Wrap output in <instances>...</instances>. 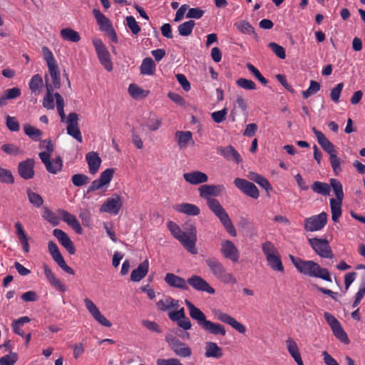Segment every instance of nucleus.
<instances>
[{"instance_id": "nucleus-1", "label": "nucleus", "mask_w": 365, "mask_h": 365, "mask_svg": "<svg viewBox=\"0 0 365 365\" xmlns=\"http://www.w3.org/2000/svg\"><path fill=\"white\" fill-rule=\"evenodd\" d=\"M198 190L200 196L206 200L209 209L219 219L227 232L232 237H235L237 231L229 215L217 199L211 197L219 196L225 187L222 185H202Z\"/></svg>"}, {"instance_id": "nucleus-2", "label": "nucleus", "mask_w": 365, "mask_h": 365, "mask_svg": "<svg viewBox=\"0 0 365 365\" xmlns=\"http://www.w3.org/2000/svg\"><path fill=\"white\" fill-rule=\"evenodd\" d=\"M289 259L300 273L309 277H317L327 282H331V277L329 270L321 267L317 262L312 260H303L291 255Z\"/></svg>"}, {"instance_id": "nucleus-3", "label": "nucleus", "mask_w": 365, "mask_h": 365, "mask_svg": "<svg viewBox=\"0 0 365 365\" xmlns=\"http://www.w3.org/2000/svg\"><path fill=\"white\" fill-rule=\"evenodd\" d=\"M185 303L189 309L190 317L196 320L205 331L214 335L225 336L226 330L223 325L207 320L205 314L190 301L185 299Z\"/></svg>"}, {"instance_id": "nucleus-4", "label": "nucleus", "mask_w": 365, "mask_h": 365, "mask_svg": "<svg viewBox=\"0 0 365 365\" xmlns=\"http://www.w3.org/2000/svg\"><path fill=\"white\" fill-rule=\"evenodd\" d=\"M205 264L212 275L224 284H236L237 279L235 276L227 272V269L222 263L215 257H208L205 259Z\"/></svg>"}, {"instance_id": "nucleus-5", "label": "nucleus", "mask_w": 365, "mask_h": 365, "mask_svg": "<svg viewBox=\"0 0 365 365\" xmlns=\"http://www.w3.org/2000/svg\"><path fill=\"white\" fill-rule=\"evenodd\" d=\"M182 232L185 235V249L192 255L197 253V249L196 247L197 242V230L196 227L191 221H187L183 225Z\"/></svg>"}, {"instance_id": "nucleus-6", "label": "nucleus", "mask_w": 365, "mask_h": 365, "mask_svg": "<svg viewBox=\"0 0 365 365\" xmlns=\"http://www.w3.org/2000/svg\"><path fill=\"white\" fill-rule=\"evenodd\" d=\"M92 43L101 65L103 66L108 71H111L113 70V63L107 47L100 38H93Z\"/></svg>"}, {"instance_id": "nucleus-7", "label": "nucleus", "mask_w": 365, "mask_h": 365, "mask_svg": "<svg viewBox=\"0 0 365 365\" xmlns=\"http://www.w3.org/2000/svg\"><path fill=\"white\" fill-rule=\"evenodd\" d=\"M308 242L315 253L321 257L329 259H332L334 257V255L327 240L313 237L309 238Z\"/></svg>"}, {"instance_id": "nucleus-8", "label": "nucleus", "mask_w": 365, "mask_h": 365, "mask_svg": "<svg viewBox=\"0 0 365 365\" xmlns=\"http://www.w3.org/2000/svg\"><path fill=\"white\" fill-rule=\"evenodd\" d=\"M165 341L177 356L186 358L190 357L192 355L191 349L177 337L169 335L165 336Z\"/></svg>"}, {"instance_id": "nucleus-9", "label": "nucleus", "mask_w": 365, "mask_h": 365, "mask_svg": "<svg viewBox=\"0 0 365 365\" xmlns=\"http://www.w3.org/2000/svg\"><path fill=\"white\" fill-rule=\"evenodd\" d=\"M327 214L322 212L319 215L307 217L304 220V230L308 232H315L321 230L327 222Z\"/></svg>"}, {"instance_id": "nucleus-10", "label": "nucleus", "mask_w": 365, "mask_h": 365, "mask_svg": "<svg viewBox=\"0 0 365 365\" xmlns=\"http://www.w3.org/2000/svg\"><path fill=\"white\" fill-rule=\"evenodd\" d=\"M38 156L48 173L56 175L61 171L63 160L60 156L56 157L53 160H51L49 153L41 152L38 154Z\"/></svg>"}, {"instance_id": "nucleus-11", "label": "nucleus", "mask_w": 365, "mask_h": 365, "mask_svg": "<svg viewBox=\"0 0 365 365\" xmlns=\"http://www.w3.org/2000/svg\"><path fill=\"white\" fill-rule=\"evenodd\" d=\"M48 250L53 259L64 272L70 274H75L74 270L66 263L57 245L53 241L48 242Z\"/></svg>"}, {"instance_id": "nucleus-12", "label": "nucleus", "mask_w": 365, "mask_h": 365, "mask_svg": "<svg viewBox=\"0 0 365 365\" xmlns=\"http://www.w3.org/2000/svg\"><path fill=\"white\" fill-rule=\"evenodd\" d=\"M122 205L123 203L120 196L115 194L105 200L100 207V212L115 215L118 214Z\"/></svg>"}, {"instance_id": "nucleus-13", "label": "nucleus", "mask_w": 365, "mask_h": 365, "mask_svg": "<svg viewBox=\"0 0 365 365\" xmlns=\"http://www.w3.org/2000/svg\"><path fill=\"white\" fill-rule=\"evenodd\" d=\"M234 185L247 196L254 199H257L259 196L256 185L245 179L237 178L234 180Z\"/></svg>"}, {"instance_id": "nucleus-14", "label": "nucleus", "mask_w": 365, "mask_h": 365, "mask_svg": "<svg viewBox=\"0 0 365 365\" xmlns=\"http://www.w3.org/2000/svg\"><path fill=\"white\" fill-rule=\"evenodd\" d=\"M213 314L218 320L229 324L239 333L245 334L246 332V327L227 313H225L220 309H215L213 311Z\"/></svg>"}, {"instance_id": "nucleus-15", "label": "nucleus", "mask_w": 365, "mask_h": 365, "mask_svg": "<svg viewBox=\"0 0 365 365\" xmlns=\"http://www.w3.org/2000/svg\"><path fill=\"white\" fill-rule=\"evenodd\" d=\"M187 284L197 292H204L210 294H214L215 289L202 277L198 275H192L187 279Z\"/></svg>"}, {"instance_id": "nucleus-16", "label": "nucleus", "mask_w": 365, "mask_h": 365, "mask_svg": "<svg viewBox=\"0 0 365 365\" xmlns=\"http://www.w3.org/2000/svg\"><path fill=\"white\" fill-rule=\"evenodd\" d=\"M78 115L76 113H69L66 120V123H68L66 130L67 133L69 135L72 136L78 142L82 143L83 138L81 130L78 128Z\"/></svg>"}, {"instance_id": "nucleus-17", "label": "nucleus", "mask_w": 365, "mask_h": 365, "mask_svg": "<svg viewBox=\"0 0 365 365\" xmlns=\"http://www.w3.org/2000/svg\"><path fill=\"white\" fill-rule=\"evenodd\" d=\"M220 252L222 256L232 262H237L240 258V252L230 240H225L221 245Z\"/></svg>"}, {"instance_id": "nucleus-18", "label": "nucleus", "mask_w": 365, "mask_h": 365, "mask_svg": "<svg viewBox=\"0 0 365 365\" xmlns=\"http://www.w3.org/2000/svg\"><path fill=\"white\" fill-rule=\"evenodd\" d=\"M84 303L88 311L100 324L106 327H110L112 326L111 322L101 313L92 300L88 298H86L84 299Z\"/></svg>"}, {"instance_id": "nucleus-19", "label": "nucleus", "mask_w": 365, "mask_h": 365, "mask_svg": "<svg viewBox=\"0 0 365 365\" xmlns=\"http://www.w3.org/2000/svg\"><path fill=\"white\" fill-rule=\"evenodd\" d=\"M53 235L70 255L75 254L76 247L74 243L64 231L61 229H54Z\"/></svg>"}, {"instance_id": "nucleus-20", "label": "nucleus", "mask_w": 365, "mask_h": 365, "mask_svg": "<svg viewBox=\"0 0 365 365\" xmlns=\"http://www.w3.org/2000/svg\"><path fill=\"white\" fill-rule=\"evenodd\" d=\"M35 161L33 158H28L21 161L18 165V173L24 180H29L34 178Z\"/></svg>"}, {"instance_id": "nucleus-21", "label": "nucleus", "mask_w": 365, "mask_h": 365, "mask_svg": "<svg viewBox=\"0 0 365 365\" xmlns=\"http://www.w3.org/2000/svg\"><path fill=\"white\" fill-rule=\"evenodd\" d=\"M58 213L60 215L61 220L71 227L77 234H83L81 225L75 215L63 209H58Z\"/></svg>"}, {"instance_id": "nucleus-22", "label": "nucleus", "mask_w": 365, "mask_h": 365, "mask_svg": "<svg viewBox=\"0 0 365 365\" xmlns=\"http://www.w3.org/2000/svg\"><path fill=\"white\" fill-rule=\"evenodd\" d=\"M312 131L317 138L318 143L321 145L323 150L329 155V157L332 155L336 154L335 146L327 138L322 132L318 130L314 127L312 128Z\"/></svg>"}, {"instance_id": "nucleus-23", "label": "nucleus", "mask_w": 365, "mask_h": 365, "mask_svg": "<svg viewBox=\"0 0 365 365\" xmlns=\"http://www.w3.org/2000/svg\"><path fill=\"white\" fill-rule=\"evenodd\" d=\"M164 280L170 287L178 288L182 290H187L189 289L187 279L185 280L184 278L173 273H167L165 276Z\"/></svg>"}, {"instance_id": "nucleus-24", "label": "nucleus", "mask_w": 365, "mask_h": 365, "mask_svg": "<svg viewBox=\"0 0 365 365\" xmlns=\"http://www.w3.org/2000/svg\"><path fill=\"white\" fill-rule=\"evenodd\" d=\"M217 151L227 160H232L237 164H239L242 161L240 153L232 145H228L227 147H218L217 148Z\"/></svg>"}, {"instance_id": "nucleus-25", "label": "nucleus", "mask_w": 365, "mask_h": 365, "mask_svg": "<svg viewBox=\"0 0 365 365\" xmlns=\"http://www.w3.org/2000/svg\"><path fill=\"white\" fill-rule=\"evenodd\" d=\"M185 180L192 185H198L206 182L208 180L207 175L201 171L195 170L183 174Z\"/></svg>"}, {"instance_id": "nucleus-26", "label": "nucleus", "mask_w": 365, "mask_h": 365, "mask_svg": "<svg viewBox=\"0 0 365 365\" xmlns=\"http://www.w3.org/2000/svg\"><path fill=\"white\" fill-rule=\"evenodd\" d=\"M286 347L289 354L294 359L297 365H304L303 361L301 357V354L296 341L291 337H289L286 341Z\"/></svg>"}, {"instance_id": "nucleus-27", "label": "nucleus", "mask_w": 365, "mask_h": 365, "mask_svg": "<svg viewBox=\"0 0 365 365\" xmlns=\"http://www.w3.org/2000/svg\"><path fill=\"white\" fill-rule=\"evenodd\" d=\"M44 274L50 284L61 292L66 291V286L56 277L51 268L46 264H43Z\"/></svg>"}, {"instance_id": "nucleus-28", "label": "nucleus", "mask_w": 365, "mask_h": 365, "mask_svg": "<svg viewBox=\"0 0 365 365\" xmlns=\"http://www.w3.org/2000/svg\"><path fill=\"white\" fill-rule=\"evenodd\" d=\"M173 209L176 212L190 216H197L200 213V210L197 205L187 202L175 205Z\"/></svg>"}, {"instance_id": "nucleus-29", "label": "nucleus", "mask_w": 365, "mask_h": 365, "mask_svg": "<svg viewBox=\"0 0 365 365\" xmlns=\"http://www.w3.org/2000/svg\"><path fill=\"white\" fill-rule=\"evenodd\" d=\"M86 159L91 174H96L101 166V159L96 152H90L86 154Z\"/></svg>"}, {"instance_id": "nucleus-30", "label": "nucleus", "mask_w": 365, "mask_h": 365, "mask_svg": "<svg viewBox=\"0 0 365 365\" xmlns=\"http://www.w3.org/2000/svg\"><path fill=\"white\" fill-rule=\"evenodd\" d=\"M149 269V262L148 259L141 262L138 267L133 269L130 274V279L133 282H139L148 274Z\"/></svg>"}, {"instance_id": "nucleus-31", "label": "nucleus", "mask_w": 365, "mask_h": 365, "mask_svg": "<svg viewBox=\"0 0 365 365\" xmlns=\"http://www.w3.org/2000/svg\"><path fill=\"white\" fill-rule=\"evenodd\" d=\"M175 137L180 148H185L188 144L194 145L192 134L190 131H177Z\"/></svg>"}, {"instance_id": "nucleus-32", "label": "nucleus", "mask_w": 365, "mask_h": 365, "mask_svg": "<svg viewBox=\"0 0 365 365\" xmlns=\"http://www.w3.org/2000/svg\"><path fill=\"white\" fill-rule=\"evenodd\" d=\"M205 356L207 358L219 359L222 356V350L215 342L208 341L205 344Z\"/></svg>"}, {"instance_id": "nucleus-33", "label": "nucleus", "mask_w": 365, "mask_h": 365, "mask_svg": "<svg viewBox=\"0 0 365 365\" xmlns=\"http://www.w3.org/2000/svg\"><path fill=\"white\" fill-rule=\"evenodd\" d=\"M167 227H168V230H170V232H171L172 235L176 240H178L182 244V245L185 247V237L186 236L182 232V230H181L180 226L177 223L170 220L167 222Z\"/></svg>"}, {"instance_id": "nucleus-34", "label": "nucleus", "mask_w": 365, "mask_h": 365, "mask_svg": "<svg viewBox=\"0 0 365 365\" xmlns=\"http://www.w3.org/2000/svg\"><path fill=\"white\" fill-rule=\"evenodd\" d=\"M46 79V94L45 95L43 99V106L48 110H52L54 108V101L53 96L52 92L53 91L52 85L48 82L47 76L45 77Z\"/></svg>"}, {"instance_id": "nucleus-35", "label": "nucleus", "mask_w": 365, "mask_h": 365, "mask_svg": "<svg viewBox=\"0 0 365 365\" xmlns=\"http://www.w3.org/2000/svg\"><path fill=\"white\" fill-rule=\"evenodd\" d=\"M247 177L250 180L257 183L260 187L266 190L267 192L272 190L269 182L264 176L254 172H250Z\"/></svg>"}, {"instance_id": "nucleus-36", "label": "nucleus", "mask_w": 365, "mask_h": 365, "mask_svg": "<svg viewBox=\"0 0 365 365\" xmlns=\"http://www.w3.org/2000/svg\"><path fill=\"white\" fill-rule=\"evenodd\" d=\"M60 35L63 40L70 42L77 43L81 40L79 33L71 28L62 29Z\"/></svg>"}, {"instance_id": "nucleus-37", "label": "nucleus", "mask_w": 365, "mask_h": 365, "mask_svg": "<svg viewBox=\"0 0 365 365\" xmlns=\"http://www.w3.org/2000/svg\"><path fill=\"white\" fill-rule=\"evenodd\" d=\"M156 66L153 61V60L147 57L143 59L142 64L140 66V73L143 75H153L155 71Z\"/></svg>"}, {"instance_id": "nucleus-38", "label": "nucleus", "mask_w": 365, "mask_h": 365, "mask_svg": "<svg viewBox=\"0 0 365 365\" xmlns=\"http://www.w3.org/2000/svg\"><path fill=\"white\" fill-rule=\"evenodd\" d=\"M128 93L134 99H142L148 96L149 91L143 90L136 84L131 83L128 87Z\"/></svg>"}, {"instance_id": "nucleus-39", "label": "nucleus", "mask_w": 365, "mask_h": 365, "mask_svg": "<svg viewBox=\"0 0 365 365\" xmlns=\"http://www.w3.org/2000/svg\"><path fill=\"white\" fill-rule=\"evenodd\" d=\"M48 71L52 79L53 88H59L61 86L60 71L57 63L48 66Z\"/></svg>"}, {"instance_id": "nucleus-40", "label": "nucleus", "mask_w": 365, "mask_h": 365, "mask_svg": "<svg viewBox=\"0 0 365 365\" xmlns=\"http://www.w3.org/2000/svg\"><path fill=\"white\" fill-rule=\"evenodd\" d=\"M341 204L342 201L334 198L330 199L331 218L334 222H338L341 215Z\"/></svg>"}, {"instance_id": "nucleus-41", "label": "nucleus", "mask_w": 365, "mask_h": 365, "mask_svg": "<svg viewBox=\"0 0 365 365\" xmlns=\"http://www.w3.org/2000/svg\"><path fill=\"white\" fill-rule=\"evenodd\" d=\"M266 259L267 261L268 265L272 269H273L274 271L284 272V267L279 253L275 255L266 258Z\"/></svg>"}, {"instance_id": "nucleus-42", "label": "nucleus", "mask_w": 365, "mask_h": 365, "mask_svg": "<svg viewBox=\"0 0 365 365\" xmlns=\"http://www.w3.org/2000/svg\"><path fill=\"white\" fill-rule=\"evenodd\" d=\"M29 85L31 92L36 95H38L41 93V88L43 86L42 77L39 74L33 76Z\"/></svg>"}, {"instance_id": "nucleus-43", "label": "nucleus", "mask_w": 365, "mask_h": 365, "mask_svg": "<svg viewBox=\"0 0 365 365\" xmlns=\"http://www.w3.org/2000/svg\"><path fill=\"white\" fill-rule=\"evenodd\" d=\"M313 192L324 196L329 195L330 193V185L328 183L315 181L312 185Z\"/></svg>"}, {"instance_id": "nucleus-44", "label": "nucleus", "mask_w": 365, "mask_h": 365, "mask_svg": "<svg viewBox=\"0 0 365 365\" xmlns=\"http://www.w3.org/2000/svg\"><path fill=\"white\" fill-rule=\"evenodd\" d=\"M31 321V319L29 317H21L17 319H15L12 322V329L13 331L21 336H24V332L21 329V326H23L24 324L28 323Z\"/></svg>"}, {"instance_id": "nucleus-45", "label": "nucleus", "mask_w": 365, "mask_h": 365, "mask_svg": "<svg viewBox=\"0 0 365 365\" xmlns=\"http://www.w3.org/2000/svg\"><path fill=\"white\" fill-rule=\"evenodd\" d=\"M234 25L240 32L248 35L253 34L255 38H257L254 27L248 21H241L235 23Z\"/></svg>"}, {"instance_id": "nucleus-46", "label": "nucleus", "mask_w": 365, "mask_h": 365, "mask_svg": "<svg viewBox=\"0 0 365 365\" xmlns=\"http://www.w3.org/2000/svg\"><path fill=\"white\" fill-rule=\"evenodd\" d=\"M329 185L330 188L332 187L336 200L339 201H342L344 198V192L341 182L337 179L331 178L330 180Z\"/></svg>"}, {"instance_id": "nucleus-47", "label": "nucleus", "mask_w": 365, "mask_h": 365, "mask_svg": "<svg viewBox=\"0 0 365 365\" xmlns=\"http://www.w3.org/2000/svg\"><path fill=\"white\" fill-rule=\"evenodd\" d=\"M195 22L193 20H189L181 24L178 27L179 34L182 36H187L192 32Z\"/></svg>"}, {"instance_id": "nucleus-48", "label": "nucleus", "mask_w": 365, "mask_h": 365, "mask_svg": "<svg viewBox=\"0 0 365 365\" xmlns=\"http://www.w3.org/2000/svg\"><path fill=\"white\" fill-rule=\"evenodd\" d=\"M24 130L26 135H27L33 140H40L42 132L39 129L36 128L29 124H25L24 125Z\"/></svg>"}, {"instance_id": "nucleus-49", "label": "nucleus", "mask_w": 365, "mask_h": 365, "mask_svg": "<svg viewBox=\"0 0 365 365\" xmlns=\"http://www.w3.org/2000/svg\"><path fill=\"white\" fill-rule=\"evenodd\" d=\"M178 301L171 297H167L164 300H160L157 302L156 306L160 311H167L178 305Z\"/></svg>"}, {"instance_id": "nucleus-50", "label": "nucleus", "mask_w": 365, "mask_h": 365, "mask_svg": "<svg viewBox=\"0 0 365 365\" xmlns=\"http://www.w3.org/2000/svg\"><path fill=\"white\" fill-rule=\"evenodd\" d=\"M42 217L53 226H57L60 223L58 217L48 207H44Z\"/></svg>"}, {"instance_id": "nucleus-51", "label": "nucleus", "mask_w": 365, "mask_h": 365, "mask_svg": "<svg viewBox=\"0 0 365 365\" xmlns=\"http://www.w3.org/2000/svg\"><path fill=\"white\" fill-rule=\"evenodd\" d=\"M26 193L30 203L34 206L38 208L43 205V200L40 195L33 192L31 189H28Z\"/></svg>"}, {"instance_id": "nucleus-52", "label": "nucleus", "mask_w": 365, "mask_h": 365, "mask_svg": "<svg viewBox=\"0 0 365 365\" xmlns=\"http://www.w3.org/2000/svg\"><path fill=\"white\" fill-rule=\"evenodd\" d=\"M331 330L336 339L346 344L349 343L348 336L343 329L340 323L338 325L335 326L334 327L331 328Z\"/></svg>"}, {"instance_id": "nucleus-53", "label": "nucleus", "mask_w": 365, "mask_h": 365, "mask_svg": "<svg viewBox=\"0 0 365 365\" xmlns=\"http://www.w3.org/2000/svg\"><path fill=\"white\" fill-rule=\"evenodd\" d=\"M320 88L319 83L313 80L310 81L309 88L302 93L303 98L307 99L311 96L316 94L320 90Z\"/></svg>"}, {"instance_id": "nucleus-54", "label": "nucleus", "mask_w": 365, "mask_h": 365, "mask_svg": "<svg viewBox=\"0 0 365 365\" xmlns=\"http://www.w3.org/2000/svg\"><path fill=\"white\" fill-rule=\"evenodd\" d=\"M162 124V121L155 115L150 114L145 125L150 130H157Z\"/></svg>"}, {"instance_id": "nucleus-55", "label": "nucleus", "mask_w": 365, "mask_h": 365, "mask_svg": "<svg viewBox=\"0 0 365 365\" xmlns=\"http://www.w3.org/2000/svg\"><path fill=\"white\" fill-rule=\"evenodd\" d=\"M262 250L266 258L279 253L274 245L269 241H266L262 245Z\"/></svg>"}, {"instance_id": "nucleus-56", "label": "nucleus", "mask_w": 365, "mask_h": 365, "mask_svg": "<svg viewBox=\"0 0 365 365\" xmlns=\"http://www.w3.org/2000/svg\"><path fill=\"white\" fill-rule=\"evenodd\" d=\"M90 178L84 174H75L71 177L72 183L76 187L83 186L89 182Z\"/></svg>"}, {"instance_id": "nucleus-57", "label": "nucleus", "mask_w": 365, "mask_h": 365, "mask_svg": "<svg viewBox=\"0 0 365 365\" xmlns=\"http://www.w3.org/2000/svg\"><path fill=\"white\" fill-rule=\"evenodd\" d=\"M0 182L6 184H13L14 178L9 170L0 167Z\"/></svg>"}, {"instance_id": "nucleus-58", "label": "nucleus", "mask_w": 365, "mask_h": 365, "mask_svg": "<svg viewBox=\"0 0 365 365\" xmlns=\"http://www.w3.org/2000/svg\"><path fill=\"white\" fill-rule=\"evenodd\" d=\"M331 166L332 168L333 172L336 175H338L342 170L341 164L342 160L337 157L336 155H332L329 157Z\"/></svg>"}, {"instance_id": "nucleus-59", "label": "nucleus", "mask_w": 365, "mask_h": 365, "mask_svg": "<svg viewBox=\"0 0 365 365\" xmlns=\"http://www.w3.org/2000/svg\"><path fill=\"white\" fill-rule=\"evenodd\" d=\"M268 47L272 49L274 54L281 59L286 58V52L284 47L274 42L268 44Z\"/></svg>"}, {"instance_id": "nucleus-60", "label": "nucleus", "mask_w": 365, "mask_h": 365, "mask_svg": "<svg viewBox=\"0 0 365 365\" xmlns=\"http://www.w3.org/2000/svg\"><path fill=\"white\" fill-rule=\"evenodd\" d=\"M236 84L245 90H255L256 84L252 80L246 79L244 78H240L237 80Z\"/></svg>"}, {"instance_id": "nucleus-61", "label": "nucleus", "mask_w": 365, "mask_h": 365, "mask_svg": "<svg viewBox=\"0 0 365 365\" xmlns=\"http://www.w3.org/2000/svg\"><path fill=\"white\" fill-rule=\"evenodd\" d=\"M247 68L262 84L265 86L268 83V81L261 74L259 71L252 64L248 63L247 64Z\"/></svg>"}, {"instance_id": "nucleus-62", "label": "nucleus", "mask_w": 365, "mask_h": 365, "mask_svg": "<svg viewBox=\"0 0 365 365\" xmlns=\"http://www.w3.org/2000/svg\"><path fill=\"white\" fill-rule=\"evenodd\" d=\"M114 173L115 170L113 168H107L101 173L98 179L104 184V185H108L111 181Z\"/></svg>"}, {"instance_id": "nucleus-63", "label": "nucleus", "mask_w": 365, "mask_h": 365, "mask_svg": "<svg viewBox=\"0 0 365 365\" xmlns=\"http://www.w3.org/2000/svg\"><path fill=\"white\" fill-rule=\"evenodd\" d=\"M126 24L133 34L136 35L140 31V27L133 16L126 17Z\"/></svg>"}, {"instance_id": "nucleus-64", "label": "nucleus", "mask_w": 365, "mask_h": 365, "mask_svg": "<svg viewBox=\"0 0 365 365\" xmlns=\"http://www.w3.org/2000/svg\"><path fill=\"white\" fill-rule=\"evenodd\" d=\"M17 354L11 353L10 354L5 355L0 359V365H14L17 361Z\"/></svg>"}]
</instances>
